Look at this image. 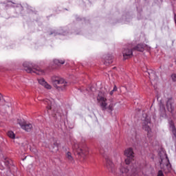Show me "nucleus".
<instances>
[{"mask_svg":"<svg viewBox=\"0 0 176 176\" xmlns=\"http://www.w3.org/2000/svg\"><path fill=\"white\" fill-rule=\"evenodd\" d=\"M160 110L162 111V112H166V109L164 108V105L160 106Z\"/></svg>","mask_w":176,"mask_h":176,"instance_id":"nucleus-24","label":"nucleus"},{"mask_svg":"<svg viewBox=\"0 0 176 176\" xmlns=\"http://www.w3.org/2000/svg\"><path fill=\"white\" fill-rule=\"evenodd\" d=\"M73 149L81 157H85L89 154V148L86 146H82L78 143H75L73 146Z\"/></svg>","mask_w":176,"mask_h":176,"instance_id":"nucleus-3","label":"nucleus"},{"mask_svg":"<svg viewBox=\"0 0 176 176\" xmlns=\"http://www.w3.org/2000/svg\"><path fill=\"white\" fill-rule=\"evenodd\" d=\"M0 101H4L3 96L0 94Z\"/></svg>","mask_w":176,"mask_h":176,"instance_id":"nucleus-26","label":"nucleus"},{"mask_svg":"<svg viewBox=\"0 0 176 176\" xmlns=\"http://www.w3.org/2000/svg\"><path fill=\"white\" fill-rule=\"evenodd\" d=\"M0 105H2L1 104H0Z\"/></svg>","mask_w":176,"mask_h":176,"instance_id":"nucleus-28","label":"nucleus"},{"mask_svg":"<svg viewBox=\"0 0 176 176\" xmlns=\"http://www.w3.org/2000/svg\"><path fill=\"white\" fill-rule=\"evenodd\" d=\"M124 155L126 157V159L125 160L126 164H131V163L134 161V151H133V148H126L124 151Z\"/></svg>","mask_w":176,"mask_h":176,"instance_id":"nucleus-6","label":"nucleus"},{"mask_svg":"<svg viewBox=\"0 0 176 176\" xmlns=\"http://www.w3.org/2000/svg\"><path fill=\"white\" fill-rule=\"evenodd\" d=\"M135 50H138V52H144V45L139 44L136 46Z\"/></svg>","mask_w":176,"mask_h":176,"instance_id":"nucleus-18","label":"nucleus"},{"mask_svg":"<svg viewBox=\"0 0 176 176\" xmlns=\"http://www.w3.org/2000/svg\"><path fill=\"white\" fill-rule=\"evenodd\" d=\"M160 163V168L162 170H164L165 173H170V171H171V164H170L168 157H167V155L164 154L161 156Z\"/></svg>","mask_w":176,"mask_h":176,"instance_id":"nucleus-2","label":"nucleus"},{"mask_svg":"<svg viewBox=\"0 0 176 176\" xmlns=\"http://www.w3.org/2000/svg\"><path fill=\"white\" fill-rule=\"evenodd\" d=\"M133 175L131 176H138V172L137 171V168L132 169Z\"/></svg>","mask_w":176,"mask_h":176,"instance_id":"nucleus-20","label":"nucleus"},{"mask_svg":"<svg viewBox=\"0 0 176 176\" xmlns=\"http://www.w3.org/2000/svg\"><path fill=\"white\" fill-rule=\"evenodd\" d=\"M66 157L68 159V160H69V162H72V160H74V158L69 152L67 153Z\"/></svg>","mask_w":176,"mask_h":176,"instance_id":"nucleus-19","label":"nucleus"},{"mask_svg":"<svg viewBox=\"0 0 176 176\" xmlns=\"http://www.w3.org/2000/svg\"><path fill=\"white\" fill-rule=\"evenodd\" d=\"M143 129L145 130V131H147L148 136L150 137L151 126H152V124L151 123V118L146 116V118L143 119Z\"/></svg>","mask_w":176,"mask_h":176,"instance_id":"nucleus-7","label":"nucleus"},{"mask_svg":"<svg viewBox=\"0 0 176 176\" xmlns=\"http://www.w3.org/2000/svg\"><path fill=\"white\" fill-rule=\"evenodd\" d=\"M52 83L58 90H64L67 87V81L64 78H56L52 79Z\"/></svg>","mask_w":176,"mask_h":176,"instance_id":"nucleus-5","label":"nucleus"},{"mask_svg":"<svg viewBox=\"0 0 176 176\" xmlns=\"http://www.w3.org/2000/svg\"><path fill=\"white\" fill-rule=\"evenodd\" d=\"M124 60H127V58H130L133 56V51L129 49H125L122 52Z\"/></svg>","mask_w":176,"mask_h":176,"instance_id":"nucleus-13","label":"nucleus"},{"mask_svg":"<svg viewBox=\"0 0 176 176\" xmlns=\"http://www.w3.org/2000/svg\"><path fill=\"white\" fill-rule=\"evenodd\" d=\"M106 167L111 173H115V165L111 160L107 161Z\"/></svg>","mask_w":176,"mask_h":176,"instance_id":"nucleus-14","label":"nucleus"},{"mask_svg":"<svg viewBox=\"0 0 176 176\" xmlns=\"http://www.w3.org/2000/svg\"><path fill=\"white\" fill-rule=\"evenodd\" d=\"M8 137H9V138H11L12 140H14L16 138V135L14 134V131H9L7 133Z\"/></svg>","mask_w":176,"mask_h":176,"instance_id":"nucleus-16","label":"nucleus"},{"mask_svg":"<svg viewBox=\"0 0 176 176\" xmlns=\"http://www.w3.org/2000/svg\"><path fill=\"white\" fill-rule=\"evenodd\" d=\"M116 90H118V88L116 87V86H114L113 89L110 92V96H113V92L116 91Z\"/></svg>","mask_w":176,"mask_h":176,"instance_id":"nucleus-21","label":"nucleus"},{"mask_svg":"<svg viewBox=\"0 0 176 176\" xmlns=\"http://www.w3.org/2000/svg\"><path fill=\"white\" fill-rule=\"evenodd\" d=\"M171 78L173 82H176V74H172Z\"/></svg>","mask_w":176,"mask_h":176,"instance_id":"nucleus-23","label":"nucleus"},{"mask_svg":"<svg viewBox=\"0 0 176 176\" xmlns=\"http://www.w3.org/2000/svg\"><path fill=\"white\" fill-rule=\"evenodd\" d=\"M23 67L25 71L28 72L29 74H36L37 75H45V71L41 69L38 67H31V65H28V63H23Z\"/></svg>","mask_w":176,"mask_h":176,"instance_id":"nucleus-4","label":"nucleus"},{"mask_svg":"<svg viewBox=\"0 0 176 176\" xmlns=\"http://www.w3.org/2000/svg\"><path fill=\"white\" fill-rule=\"evenodd\" d=\"M97 100L102 111L107 110L109 112H112V111H113V108H115V105H116V102L113 101V99H111L108 104L107 103V99L105 97L100 95H98Z\"/></svg>","mask_w":176,"mask_h":176,"instance_id":"nucleus-1","label":"nucleus"},{"mask_svg":"<svg viewBox=\"0 0 176 176\" xmlns=\"http://www.w3.org/2000/svg\"><path fill=\"white\" fill-rule=\"evenodd\" d=\"M18 124L21 126L23 130H25V131L30 132L32 130V124L27 122L24 120H18Z\"/></svg>","mask_w":176,"mask_h":176,"instance_id":"nucleus-9","label":"nucleus"},{"mask_svg":"<svg viewBox=\"0 0 176 176\" xmlns=\"http://www.w3.org/2000/svg\"><path fill=\"white\" fill-rule=\"evenodd\" d=\"M54 63L56 64V65H61L65 63V60L55 59L54 60Z\"/></svg>","mask_w":176,"mask_h":176,"instance_id":"nucleus-17","label":"nucleus"},{"mask_svg":"<svg viewBox=\"0 0 176 176\" xmlns=\"http://www.w3.org/2000/svg\"><path fill=\"white\" fill-rule=\"evenodd\" d=\"M0 102H1L2 104H5V102H6V101L5 100V99H4V100H0Z\"/></svg>","mask_w":176,"mask_h":176,"instance_id":"nucleus-27","label":"nucleus"},{"mask_svg":"<svg viewBox=\"0 0 176 176\" xmlns=\"http://www.w3.org/2000/svg\"><path fill=\"white\" fill-rule=\"evenodd\" d=\"M104 64L106 65H108V64H112V59H110L109 60H105Z\"/></svg>","mask_w":176,"mask_h":176,"instance_id":"nucleus-22","label":"nucleus"},{"mask_svg":"<svg viewBox=\"0 0 176 176\" xmlns=\"http://www.w3.org/2000/svg\"><path fill=\"white\" fill-rule=\"evenodd\" d=\"M120 171L122 173V174H127V173H129V168H127L126 166H123V165L121 164L120 167Z\"/></svg>","mask_w":176,"mask_h":176,"instance_id":"nucleus-15","label":"nucleus"},{"mask_svg":"<svg viewBox=\"0 0 176 176\" xmlns=\"http://www.w3.org/2000/svg\"><path fill=\"white\" fill-rule=\"evenodd\" d=\"M43 146L45 148H49L50 151L51 152H53V153H57L58 152V149H60V143L57 142H54L53 145H49L46 142L43 143Z\"/></svg>","mask_w":176,"mask_h":176,"instance_id":"nucleus-8","label":"nucleus"},{"mask_svg":"<svg viewBox=\"0 0 176 176\" xmlns=\"http://www.w3.org/2000/svg\"><path fill=\"white\" fill-rule=\"evenodd\" d=\"M157 176H164L162 170H159Z\"/></svg>","mask_w":176,"mask_h":176,"instance_id":"nucleus-25","label":"nucleus"},{"mask_svg":"<svg viewBox=\"0 0 176 176\" xmlns=\"http://www.w3.org/2000/svg\"><path fill=\"white\" fill-rule=\"evenodd\" d=\"M38 83L47 90H52V85H50V84H48L47 82L45 80V79L43 78L38 79Z\"/></svg>","mask_w":176,"mask_h":176,"instance_id":"nucleus-11","label":"nucleus"},{"mask_svg":"<svg viewBox=\"0 0 176 176\" xmlns=\"http://www.w3.org/2000/svg\"><path fill=\"white\" fill-rule=\"evenodd\" d=\"M166 108L168 112H174L175 111V101L172 98L168 99L166 101Z\"/></svg>","mask_w":176,"mask_h":176,"instance_id":"nucleus-10","label":"nucleus"},{"mask_svg":"<svg viewBox=\"0 0 176 176\" xmlns=\"http://www.w3.org/2000/svg\"><path fill=\"white\" fill-rule=\"evenodd\" d=\"M44 104L47 106V109H53V106L54 105V100L52 98L44 100Z\"/></svg>","mask_w":176,"mask_h":176,"instance_id":"nucleus-12","label":"nucleus"}]
</instances>
